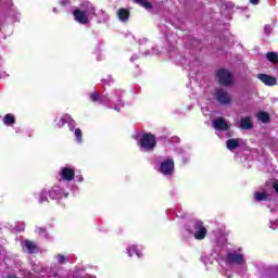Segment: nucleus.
Listing matches in <instances>:
<instances>
[{
  "mask_svg": "<svg viewBox=\"0 0 278 278\" xmlns=\"http://www.w3.org/2000/svg\"><path fill=\"white\" fill-rule=\"evenodd\" d=\"M156 144L155 136L151 134L143 135L139 141V146L142 151H153Z\"/></svg>",
  "mask_w": 278,
  "mask_h": 278,
  "instance_id": "obj_1",
  "label": "nucleus"
},
{
  "mask_svg": "<svg viewBox=\"0 0 278 278\" xmlns=\"http://www.w3.org/2000/svg\"><path fill=\"white\" fill-rule=\"evenodd\" d=\"M217 79L222 86H230L233 81V76L227 70H219L217 72Z\"/></svg>",
  "mask_w": 278,
  "mask_h": 278,
  "instance_id": "obj_2",
  "label": "nucleus"
},
{
  "mask_svg": "<svg viewBox=\"0 0 278 278\" xmlns=\"http://www.w3.org/2000/svg\"><path fill=\"white\" fill-rule=\"evenodd\" d=\"M215 97L222 105H229L231 103V96L225 89H217Z\"/></svg>",
  "mask_w": 278,
  "mask_h": 278,
  "instance_id": "obj_3",
  "label": "nucleus"
},
{
  "mask_svg": "<svg viewBox=\"0 0 278 278\" xmlns=\"http://www.w3.org/2000/svg\"><path fill=\"white\" fill-rule=\"evenodd\" d=\"M227 264H244V255L236 252H228L226 257Z\"/></svg>",
  "mask_w": 278,
  "mask_h": 278,
  "instance_id": "obj_4",
  "label": "nucleus"
},
{
  "mask_svg": "<svg viewBox=\"0 0 278 278\" xmlns=\"http://www.w3.org/2000/svg\"><path fill=\"white\" fill-rule=\"evenodd\" d=\"M194 238L195 240H203L205 236H207V229L203 227V222H195L194 223Z\"/></svg>",
  "mask_w": 278,
  "mask_h": 278,
  "instance_id": "obj_5",
  "label": "nucleus"
},
{
  "mask_svg": "<svg viewBox=\"0 0 278 278\" xmlns=\"http://www.w3.org/2000/svg\"><path fill=\"white\" fill-rule=\"evenodd\" d=\"M73 15H74L75 21H77V23H80V25H88V23H90V20H88V15H87L86 11L76 9L73 12Z\"/></svg>",
  "mask_w": 278,
  "mask_h": 278,
  "instance_id": "obj_6",
  "label": "nucleus"
},
{
  "mask_svg": "<svg viewBox=\"0 0 278 278\" xmlns=\"http://www.w3.org/2000/svg\"><path fill=\"white\" fill-rule=\"evenodd\" d=\"M160 170L163 175H173V170H175V162L173 160H167L161 163Z\"/></svg>",
  "mask_w": 278,
  "mask_h": 278,
  "instance_id": "obj_7",
  "label": "nucleus"
},
{
  "mask_svg": "<svg viewBox=\"0 0 278 278\" xmlns=\"http://www.w3.org/2000/svg\"><path fill=\"white\" fill-rule=\"evenodd\" d=\"M68 124V128L71 131H75V119L71 118V115H64L56 123V127H64V125Z\"/></svg>",
  "mask_w": 278,
  "mask_h": 278,
  "instance_id": "obj_8",
  "label": "nucleus"
},
{
  "mask_svg": "<svg viewBox=\"0 0 278 278\" xmlns=\"http://www.w3.org/2000/svg\"><path fill=\"white\" fill-rule=\"evenodd\" d=\"M59 175L65 181H73L75 179V170L68 167H62Z\"/></svg>",
  "mask_w": 278,
  "mask_h": 278,
  "instance_id": "obj_9",
  "label": "nucleus"
},
{
  "mask_svg": "<svg viewBox=\"0 0 278 278\" xmlns=\"http://www.w3.org/2000/svg\"><path fill=\"white\" fill-rule=\"evenodd\" d=\"M257 79L262 81L265 86H277V78L268 74H258Z\"/></svg>",
  "mask_w": 278,
  "mask_h": 278,
  "instance_id": "obj_10",
  "label": "nucleus"
},
{
  "mask_svg": "<svg viewBox=\"0 0 278 278\" xmlns=\"http://www.w3.org/2000/svg\"><path fill=\"white\" fill-rule=\"evenodd\" d=\"M89 99L93 101V103H101V104H106L110 103V98L108 96H101L99 92H92L89 94Z\"/></svg>",
  "mask_w": 278,
  "mask_h": 278,
  "instance_id": "obj_11",
  "label": "nucleus"
},
{
  "mask_svg": "<svg viewBox=\"0 0 278 278\" xmlns=\"http://www.w3.org/2000/svg\"><path fill=\"white\" fill-rule=\"evenodd\" d=\"M214 129H217L218 131H227L229 129V125L227 124V121L225 118L220 117L213 122Z\"/></svg>",
  "mask_w": 278,
  "mask_h": 278,
  "instance_id": "obj_12",
  "label": "nucleus"
},
{
  "mask_svg": "<svg viewBox=\"0 0 278 278\" xmlns=\"http://www.w3.org/2000/svg\"><path fill=\"white\" fill-rule=\"evenodd\" d=\"M85 13L88 16V21H90V18H92L93 16H98V13H97V10L94 9V5H92V3H90V2L86 3Z\"/></svg>",
  "mask_w": 278,
  "mask_h": 278,
  "instance_id": "obj_13",
  "label": "nucleus"
},
{
  "mask_svg": "<svg viewBox=\"0 0 278 278\" xmlns=\"http://www.w3.org/2000/svg\"><path fill=\"white\" fill-rule=\"evenodd\" d=\"M23 249H26L29 253H38V245L34 243L33 241H24L22 243Z\"/></svg>",
  "mask_w": 278,
  "mask_h": 278,
  "instance_id": "obj_14",
  "label": "nucleus"
},
{
  "mask_svg": "<svg viewBox=\"0 0 278 278\" xmlns=\"http://www.w3.org/2000/svg\"><path fill=\"white\" fill-rule=\"evenodd\" d=\"M240 142H242L241 139H229L226 142V147L229 151H233V149H238L240 147Z\"/></svg>",
  "mask_w": 278,
  "mask_h": 278,
  "instance_id": "obj_15",
  "label": "nucleus"
},
{
  "mask_svg": "<svg viewBox=\"0 0 278 278\" xmlns=\"http://www.w3.org/2000/svg\"><path fill=\"white\" fill-rule=\"evenodd\" d=\"M240 127L242 129H253V122L251 121V117H243V118H241Z\"/></svg>",
  "mask_w": 278,
  "mask_h": 278,
  "instance_id": "obj_16",
  "label": "nucleus"
},
{
  "mask_svg": "<svg viewBox=\"0 0 278 278\" xmlns=\"http://www.w3.org/2000/svg\"><path fill=\"white\" fill-rule=\"evenodd\" d=\"M117 16L119 18V21H128L129 18V11H127V9H119L117 12Z\"/></svg>",
  "mask_w": 278,
  "mask_h": 278,
  "instance_id": "obj_17",
  "label": "nucleus"
},
{
  "mask_svg": "<svg viewBox=\"0 0 278 278\" xmlns=\"http://www.w3.org/2000/svg\"><path fill=\"white\" fill-rule=\"evenodd\" d=\"M266 58H267L268 62H271V64H278L277 52H268L266 54Z\"/></svg>",
  "mask_w": 278,
  "mask_h": 278,
  "instance_id": "obj_18",
  "label": "nucleus"
},
{
  "mask_svg": "<svg viewBox=\"0 0 278 278\" xmlns=\"http://www.w3.org/2000/svg\"><path fill=\"white\" fill-rule=\"evenodd\" d=\"M256 116L262 123H268L270 121V116L266 112H260Z\"/></svg>",
  "mask_w": 278,
  "mask_h": 278,
  "instance_id": "obj_19",
  "label": "nucleus"
},
{
  "mask_svg": "<svg viewBox=\"0 0 278 278\" xmlns=\"http://www.w3.org/2000/svg\"><path fill=\"white\" fill-rule=\"evenodd\" d=\"M135 3H138V5H141V8H144L146 10H151L152 5L147 0H134Z\"/></svg>",
  "mask_w": 278,
  "mask_h": 278,
  "instance_id": "obj_20",
  "label": "nucleus"
},
{
  "mask_svg": "<svg viewBox=\"0 0 278 278\" xmlns=\"http://www.w3.org/2000/svg\"><path fill=\"white\" fill-rule=\"evenodd\" d=\"M254 199L255 201H266V199H268V194H266V192H255Z\"/></svg>",
  "mask_w": 278,
  "mask_h": 278,
  "instance_id": "obj_21",
  "label": "nucleus"
},
{
  "mask_svg": "<svg viewBox=\"0 0 278 278\" xmlns=\"http://www.w3.org/2000/svg\"><path fill=\"white\" fill-rule=\"evenodd\" d=\"M4 125H14V115L7 114L3 118Z\"/></svg>",
  "mask_w": 278,
  "mask_h": 278,
  "instance_id": "obj_22",
  "label": "nucleus"
},
{
  "mask_svg": "<svg viewBox=\"0 0 278 278\" xmlns=\"http://www.w3.org/2000/svg\"><path fill=\"white\" fill-rule=\"evenodd\" d=\"M97 17H98V23H105V21H108V14L103 11H100Z\"/></svg>",
  "mask_w": 278,
  "mask_h": 278,
  "instance_id": "obj_23",
  "label": "nucleus"
},
{
  "mask_svg": "<svg viewBox=\"0 0 278 278\" xmlns=\"http://www.w3.org/2000/svg\"><path fill=\"white\" fill-rule=\"evenodd\" d=\"M127 253H128L129 257H131V255H134V253H136L137 257H140V252H138V250L136 249V245H130L127 250Z\"/></svg>",
  "mask_w": 278,
  "mask_h": 278,
  "instance_id": "obj_24",
  "label": "nucleus"
},
{
  "mask_svg": "<svg viewBox=\"0 0 278 278\" xmlns=\"http://www.w3.org/2000/svg\"><path fill=\"white\" fill-rule=\"evenodd\" d=\"M49 197L52 200L60 199V190H58V189L50 190L49 191Z\"/></svg>",
  "mask_w": 278,
  "mask_h": 278,
  "instance_id": "obj_25",
  "label": "nucleus"
},
{
  "mask_svg": "<svg viewBox=\"0 0 278 278\" xmlns=\"http://www.w3.org/2000/svg\"><path fill=\"white\" fill-rule=\"evenodd\" d=\"M74 134H75V137H76L77 142H81V136H83L81 129L76 128V129L74 130Z\"/></svg>",
  "mask_w": 278,
  "mask_h": 278,
  "instance_id": "obj_26",
  "label": "nucleus"
},
{
  "mask_svg": "<svg viewBox=\"0 0 278 278\" xmlns=\"http://www.w3.org/2000/svg\"><path fill=\"white\" fill-rule=\"evenodd\" d=\"M37 233L40 236H43V238H47V230L45 228L37 227L36 228Z\"/></svg>",
  "mask_w": 278,
  "mask_h": 278,
  "instance_id": "obj_27",
  "label": "nucleus"
},
{
  "mask_svg": "<svg viewBox=\"0 0 278 278\" xmlns=\"http://www.w3.org/2000/svg\"><path fill=\"white\" fill-rule=\"evenodd\" d=\"M264 31L266 36H270V34L273 33V27L270 25H265Z\"/></svg>",
  "mask_w": 278,
  "mask_h": 278,
  "instance_id": "obj_28",
  "label": "nucleus"
},
{
  "mask_svg": "<svg viewBox=\"0 0 278 278\" xmlns=\"http://www.w3.org/2000/svg\"><path fill=\"white\" fill-rule=\"evenodd\" d=\"M45 201H47V191L41 192L39 203H45Z\"/></svg>",
  "mask_w": 278,
  "mask_h": 278,
  "instance_id": "obj_29",
  "label": "nucleus"
},
{
  "mask_svg": "<svg viewBox=\"0 0 278 278\" xmlns=\"http://www.w3.org/2000/svg\"><path fill=\"white\" fill-rule=\"evenodd\" d=\"M56 260H58L59 264H64L66 257L64 255H62V254H59L56 256Z\"/></svg>",
  "mask_w": 278,
  "mask_h": 278,
  "instance_id": "obj_30",
  "label": "nucleus"
},
{
  "mask_svg": "<svg viewBox=\"0 0 278 278\" xmlns=\"http://www.w3.org/2000/svg\"><path fill=\"white\" fill-rule=\"evenodd\" d=\"M274 189L276 190V192L278 194V180L274 181Z\"/></svg>",
  "mask_w": 278,
  "mask_h": 278,
  "instance_id": "obj_31",
  "label": "nucleus"
},
{
  "mask_svg": "<svg viewBox=\"0 0 278 278\" xmlns=\"http://www.w3.org/2000/svg\"><path fill=\"white\" fill-rule=\"evenodd\" d=\"M250 3H252V5H257L260 3V0H250Z\"/></svg>",
  "mask_w": 278,
  "mask_h": 278,
  "instance_id": "obj_32",
  "label": "nucleus"
},
{
  "mask_svg": "<svg viewBox=\"0 0 278 278\" xmlns=\"http://www.w3.org/2000/svg\"><path fill=\"white\" fill-rule=\"evenodd\" d=\"M17 231H25V226L23 225L21 229H17Z\"/></svg>",
  "mask_w": 278,
  "mask_h": 278,
  "instance_id": "obj_33",
  "label": "nucleus"
},
{
  "mask_svg": "<svg viewBox=\"0 0 278 278\" xmlns=\"http://www.w3.org/2000/svg\"><path fill=\"white\" fill-rule=\"evenodd\" d=\"M131 62H134V60H138V56H131Z\"/></svg>",
  "mask_w": 278,
  "mask_h": 278,
  "instance_id": "obj_34",
  "label": "nucleus"
},
{
  "mask_svg": "<svg viewBox=\"0 0 278 278\" xmlns=\"http://www.w3.org/2000/svg\"><path fill=\"white\" fill-rule=\"evenodd\" d=\"M8 278H18V277H16L14 275H9Z\"/></svg>",
  "mask_w": 278,
  "mask_h": 278,
  "instance_id": "obj_35",
  "label": "nucleus"
},
{
  "mask_svg": "<svg viewBox=\"0 0 278 278\" xmlns=\"http://www.w3.org/2000/svg\"><path fill=\"white\" fill-rule=\"evenodd\" d=\"M114 110H116L117 112L119 111L118 106H115Z\"/></svg>",
  "mask_w": 278,
  "mask_h": 278,
  "instance_id": "obj_36",
  "label": "nucleus"
},
{
  "mask_svg": "<svg viewBox=\"0 0 278 278\" xmlns=\"http://www.w3.org/2000/svg\"><path fill=\"white\" fill-rule=\"evenodd\" d=\"M79 181H84V178H83V177H80V178H79Z\"/></svg>",
  "mask_w": 278,
  "mask_h": 278,
  "instance_id": "obj_37",
  "label": "nucleus"
},
{
  "mask_svg": "<svg viewBox=\"0 0 278 278\" xmlns=\"http://www.w3.org/2000/svg\"><path fill=\"white\" fill-rule=\"evenodd\" d=\"M53 12H58V9L54 8V9H53Z\"/></svg>",
  "mask_w": 278,
  "mask_h": 278,
  "instance_id": "obj_38",
  "label": "nucleus"
},
{
  "mask_svg": "<svg viewBox=\"0 0 278 278\" xmlns=\"http://www.w3.org/2000/svg\"><path fill=\"white\" fill-rule=\"evenodd\" d=\"M65 197H68V193H65Z\"/></svg>",
  "mask_w": 278,
  "mask_h": 278,
  "instance_id": "obj_39",
  "label": "nucleus"
}]
</instances>
